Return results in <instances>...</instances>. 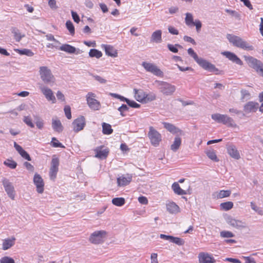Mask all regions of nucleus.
<instances>
[{
  "label": "nucleus",
  "mask_w": 263,
  "mask_h": 263,
  "mask_svg": "<svg viewBox=\"0 0 263 263\" xmlns=\"http://www.w3.org/2000/svg\"><path fill=\"white\" fill-rule=\"evenodd\" d=\"M93 77L95 78L96 80L98 81L101 84H105L106 82V80L101 77L97 75H93Z\"/></svg>",
  "instance_id": "60"
},
{
  "label": "nucleus",
  "mask_w": 263,
  "mask_h": 263,
  "mask_svg": "<svg viewBox=\"0 0 263 263\" xmlns=\"http://www.w3.org/2000/svg\"><path fill=\"white\" fill-rule=\"evenodd\" d=\"M163 124L164 125V128H166L170 132L180 136L184 135V133L182 130L176 127L173 124L166 122H164L163 123Z\"/></svg>",
  "instance_id": "20"
},
{
  "label": "nucleus",
  "mask_w": 263,
  "mask_h": 263,
  "mask_svg": "<svg viewBox=\"0 0 263 263\" xmlns=\"http://www.w3.org/2000/svg\"><path fill=\"white\" fill-rule=\"evenodd\" d=\"M34 118L37 127L40 129H42L44 124L43 120L40 117L37 116H34Z\"/></svg>",
  "instance_id": "42"
},
{
  "label": "nucleus",
  "mask_w": 263,
  "mask_h": 263,
  "mask_svg": "<svg viewBox=\"0 0 263 263\" xmlns=\"http://www.w3.org/2000/svg\"><path fill=\"white\" fill-rule=\"evenodd\" d=\"M187 53L203 69L210 72H215L216 74H220L219 69L214 64L202 58H199L192 48L188 49Z\"/></svg>",
  "instance_id": "1"
},
{
  "label": "nucleus",
  "mask_w": 263,
  "mask_h": 263,
  "mask_svg": "<svg viewBox=\"0 0 263 263\" xmlns=\"http://www.w3.org/2000/svg\"><path fill=\"white\" fill-rule=\"evenodd\" d=\"M0 263H15V262L13 258L8 256H5L1 259Z\"/></svg>",
  "instance_id": "52"
},
{
  "label": "nucleus",
  "mask_w": 263,
  "mask_h": 263,
  "mask_svg": "<svg viewBox=\"0 0 263 263\" xmlns=\"http://www.w3.org/2000/svg\"><path fill=\"white\" fill-rule=\"evenodd\" d=\"M155 83L160 91L166 96L172 95L176 90L175 86L167 82L156 80Z\"/></svg>",
  "instance_id": "5"
},
{
  "label": "nucleus",
  "mask_w": 263,
  "mask_h": 263,
  "mask_svg": "<svg viewBox=\"0 0 263 263\" xmlns=\"http://www.w3.org/2000/svg\"><path fill=\"white\" fill-rule=\"evenodd\" d=\"M226 220L228 224L237 229H244L247 227L245 222L236 219L231 216H228L226 218Z\"/></svg>",
  "instance_id": "9"
},
{
  "label": "nucleus",
  "mask_w": 263,
  "mask_h": 263,
  "mask_svg": "<svg viewBox=\"0 0 263 263\" xmlns=\"http://www.w3.org/2000/svg\"><path fill=\"white\" fill-rule=\"evenodd\" d=\"M167 48L172 52L177 53L178 51V48H177L176 44L174 45L172 44H167Z\"/></svg>",
  "instance_id": "59"
},
{
  "label": "nucleus",
  "mask_w": 263,
  "mask_h": 263,
  "mask_svg": "<svg viewBox=\"0 0 263 263\" xmlns=\"http://www.w3.org/2000/svg\"><path fill=\"white\" fill-rule=\"evenodd\" d=\"M113 132V129L109 124L106 123H102V133L105 135H110Z\"/></svg>",
  "instance_id": "36"
},
{
  "label": "nucleus",
  "mask_w": 263,
  "mask_h": 263,
  "mask_svg": "<svg viewBox=\"0 0 263 263\" xmlns=\"http://www.w3.org/2000/svg\"><path fill=\"white\" fill-rule=\"evenodd\" d=\"M138 201L142 204H147L148 203V200L146 197L144 196H140L138 198Z\"/></svg>",
  "instance_id": "64"
},
{
  "label": "nucleus",
  "mask_w": 263,
  "mask_h": 263,
  "mask_svg": "<svg viewBox=\"0 0 263 263\" xmlns=\"http://www.w3.org/2000/svg\"><path fill=\"white\" fill-rule=\"evenodd\" d=\"M40 75L42 80L47 85L52 86L55 82V78L51 70L46 66L40 67Z\"/></svg>",
  "instance_id": "3"
},
{
  "label": "nucleus",
  "mask_w": 263,
  "mask_h": 263,
  "mask_svg": "<svg viewBox=\"0 0 263 263\" xmlns=\"http://www.w3.org/2000/svg\"><path fill=\"white\" fill-rule=\"evenodd\" d=\"M89 55L92 58L95 57L99 59L102 56V53L96 49H91L89 52Z\"/></svg>",
  "instance_id": "39"
},
{
  "label": "nucleus",
  "mask_w": 263,
  "mask_h": 263,
  "mask_svg": "<svg viewBox=\"0 0 263 263\" xmlns=\"http://www.w3.org/2000/svg\"><path fill=\"white\" fill-rule=\"evenodd\" d=\"M227 152L233 158L238 160L240 159V156L236 146L234 145H228L227 147Z\"/></svg>",
  "instance_id": "21"
},
{
  "label": "nucleus",
  "mask_w": 263,
  "mask_h": 263,
  "mask_svg": "<svg viewBox=\"0 0 263 263\" xmlns=\"http://www.w3.org/2000/svg\"><path fill=\"white\" fill-rule=\"evenodd\" d=\"M142 65L147 71L155 76L162 77L163 75L162 71L154 64L143 62Z\"/></svg>",
  "instance_id": "10"
},
{
  "label": "nucleus",
  "mask_w": 263,
  "mask_h": 263,
  "mask_svg": "<svg viewBox=\"0 0 263 263\" xmlns=\"http://www.w3.org/2000/svg\"><path fill=\"white\" fill-rule=\"evenodd\" d=\"M170 241L179 246H182L184 243V241L183 239L173 236H171Z\"/></svg>",
  "instance_id": "45"
},
{
  "label": "nucleus",
  "mask_w": 263,
  "mask_h": 263,
  "mask_svg": "<svg viewBox=\"0 0 263 263\" xmlns=\"http://www.w3.org/2000/svg\"><path fill=\"white\" fill-rule=\"evenodd\" d=\"M168 30L170 33L174 35H178L179 34V31L177 29L172 26H169L168 28Z\"/></svg>",
  "instance_id": "61"
},
{
  "label": "nucleus",
  "mask_w": 263,
  "mask_h": 263,
  "mask_svg": "<svg viewBox=\"0 0 263 263\" xmlns=\"http://www.w3.org/2000/svg\"><path fill=\"white\" fill-rule=\"evenodd\" d=\"M11 31L13 34L15 40L17 42H19L25 36V34L22 35L20 30L16 27H12Z\"/></svg>",
  "instance_id": "32"
},
{
  "label": "nucleus",
  "mask_w": 263,
  "mask_h": 263,
  "mask_svg": "<svg viewBox=\"0 0 263 263\" xmlns=\"http://www.w3.org/2000/svg\"><path fill=\"white\" fill-rule=\"evenodd\" d=\"M85 119L84 116H80L72 122L73 129L75 132L82 130L85 125Z\"/></svg>",
  "instance_id": "15"
},
{
  "label": "nucleus",
  "mask_w": 263,
  "mask_h": 263,
  "mask_svg": "<svg viewBox=\"0 0 263 263\" xmlns=\"http://www.w3.org/2000/svg\"><path fill=\"white\" fill-rule=\"evenodd\" d=\"M17 51L20 54L26 55L29 57H31L33 55V53L30 49H17Z\"/></svg>",
  "instance_id": "47"
},
{
  "label": "nucleus",
  "mask_w": 263,
  "mask_h": 263,
  "mask_svg": "<svg viewBox=\"0 0 263 263\" xmlns=\"http://www.w3.org/2000/svg\"><path fill=\"white\" fill-rule=\"evenodd\" d=\"M227 38L235 47L248 50H252L253 49L252 46L250 45L239 36L228 34L227 35Z\"/></svg>",
  "instance_id": "2"
},
{
  "label": "nucleus",
  "mask_w": 263,
  "mask_h": 263,
  "mask_svg": "<svg viewBox=\"0 0 263 263\" xmlns=\"http://www.w3.org/2000/svg\"><path fill=\"white\" fill-rule=\"evenodd\" d=\"M193 25L196 26L197 31L199 32L201 29L202 24L199 20H196L195 22H194Z\"/></svg>",
  "instance_id": "62"
},
{
  "label": "nucleus",
  "mask_w": 263,
  "mask_h": 263,
  "mask_svg": "<svg viewBox=\"0 0 263 263\" xmlns=\"http://www.w3.org/2000/svg\"><path fill=\"white\" fill-rule=\"evenodd\" d=\"M102 47L104 48L105 53L107 55L114 58L117 57L118 56L117 50L115 49L113 46L110 45L103 44Z\"/></svg>",
  "instance_id": "22"
},
{
  "label": "nucleus",
  "mask_w": 263,
  "mask_h": 263,
  "mask_svg": "<svg viewBox=\"0 0 263 263\" xmlns=\"http://www.w3.org/2000/svg\"><path fill=\"white\" fill-rule=\"evenodd\" d=\"M226 11L228 13L230 14V15L236 18V19L238 20H240L241 19L240 14L238 12L235 10H232L230 9H226Z\"/></svg>",
  "instance_id": "48"
},
{
  "label": "nucleus",
  "mask_w": 263,
  "mask_h": 263,
  "mask_svg": "<svg viewBox=\"0 0 263 263\" xmlns=\"http://www.w3.org/2000/svg\"><path fill=\"white\" fill-rule=\"evenodd\" d=\"M33 182L36 187V191L39 193H42L44 191V183L41 176L36 173L33 177Z\"/></svg>",
  "instance_id": "17"
},
{
  "label": "nucleus",
  "mask_w": 263,
  "mask_h": 263,
  "mask_svg": "<svg viewBox=\"0 0 263 263\" xmlns=\"http://www.w3.org/2000/svg\"><path fill=\"white\" fill-rule=\"evenodd\" d=\"M220 235L223 238H230L234 236V234L232 232L227 231H221L220 233Z\"/></svg>",
  "instance_id": "50"
},
{
  "label": "nucleus",
  "mask_w": 263,
  "mask_h": 263,
  "mask_svg": "<svg viewBox=\"0 0 263 263\" xmlns=\"http://www.w3.org/2000/svg\"><path fill=\"white\" fill-rule=\"evenodd\" d=\"M185 22L186 25L188 26L193 25L194 22L193 21V16L192 13L187 12L185 14Z\"/></svg>",
  "instance_id": "38"
},
{
  "label": "nucleus",
  "mask_w": 263,
  "mask_h": 263,
  "mask_svg": "<svg viewBox=\"0 0 263 263\" xmlns=\"http://www.w3.org/2000/svg\"><path fill=\"white\" fill-rule=\"evenodd\" d=\"M8 196L12 199L15 197L14 188L12 183L7 178H4L2 181Z\"/></svg>",
  "instance_id": "12"
},
{
  "label": "nucleus",
  "mask_w": 263,
  "mask_h": 263,
  "mask_svg": "<svg viewBox=\"0 0 263 263\" xmlns=\"http://www.w3.org/2000/svg\"><path fill=\"white\" fill-rule=\"evenodd\" d=\"M229 112L231 113H234L237 115H241L242 117H244L245 116V114L243 113L242 111L238 110L235 108H230L229 109Z\"/></svg>",
  "instance_id": "57"
},
{
  "label": "nucleus",
  "mask_w": 263,
  "mask_h": 263,
  "mask_svg": "<svg viewBox=\"0 0 263 263\" xmlns=\"http://www.w3.org/2000/svg\"><path fill=\"white\" fill-rule=\"evenodd\" d=\"M96 154L95 157L100 159H105L108 154L109 151L108 148L102 149V147H98L96 149Z\"/></svg>",
  "instance_id": "25"
},
{
  "label": "nucleus",
  "mask_w": 263,
  "mask_h": 263,
  "mask_svg": "<svg viewBox=\"0 0 263 263\" xmlns=\"http://www.w3.org/2000/svg\"><path fill=\"white\" fill-rule=\"evenodd\" d=\"M231 191L230 190H221L219 192H216L213 194V197L216 199H221L228 197L230 196Z\"/></svg>",
  "instance_id": "26"
},
{
  "label": "nucleus",
  "mask_w": 263,
  "mask_h": 263,
  "mask_svg": "<svg viewBox=\"0 0 263 263\" xmlns=\"http://www.w3.org/2000/svg\"><path fill=\"white\" fill-rule=\"evenodd\" d=\"M96 95L95 93L89 92L86 96L87 103L89 107L92 110H99L101 108V103L95 99Z\"/></svg>",
  "instance_id": "6"
},
{
  "label": "nucleus",
  "mask_w": 263,
  "mask_h": 263,
  "mask_svg": "<svg viewBox=\"0 0 263 263\" xmlns=\"http://www.w3.org/2000/svg\"><path fill=\"white\" fill-rule=\"evenodd\" d=\"M259 108V104L257 102L250 101L243 106V111L246 114L255 112Z\"/></svg>",
  "instance_id": "18"
},
{
  "label": "nucleus",
  "mask_w": 263,
  "mask_h": 263,
  "mask_svg": "<svg viewBox=\"0 0 263 263\" xmlns=\"http://www.w3.org/2000/svg\"><path fill=\"white\" fill-rule=\"evenodd\" d=\"M52 126L53 129L58 133H61L63 130V126L59 120L52 119Z\"/></svg>",
  "instance_id": "34"
},
{
  "label": "nucleus",
  "mask_w": 263,
  "mask_h": 263,
  "mask_svg": "<svg viewBox=\"0 0 263 263\" xmlns=\"http://www.w3.org/2000/svg\"><path fill=\"white\" fill-rule=\"evenodd\" d=\"M132 180V177H122L118 178L117 182L118 185L120 186H125L127 185Z\"/></svg>",
  "instance_id": "35"
},
{
  "label": "nucleus",
  "mask_w": 263,
  "mask_h": 263,
  "mask_svg": "<svg viewBox=\"0 0 263 263\" xmlns=\"http://www.w3.org/2000/svg\"><path fill=\"white\" fill-rule=\"evenodd\" d=\"M23 121L28 126H30V127L33 128L34 127V125L32 122V120L30 117L28 116L25 117Z\"/></svg>",
  "instance_id": "53"
},
{
  "label": "nucleus",
  "mask_w": 263,
  "mask_h": 263,
  "mask_svg": "<svg viewBox=\"0 0 263 263\" xmlns=\"http://www.w3.org/2000/svg\"><path fill=\"white\" fill-rule=\"evenodd\" d=\"M64 112H65L66 117L68 119H70L71 118V109H70V107L69 106H66L65 107Z\"/></svg>",
  "instance_id": "55"
},
{
  "label": "nucleus",
  "mask_w": 263,
  "mask_h": 263,
  "mask_svg": "<svg viewBox=\"0 0 263 263\" xmlns=\"http://www.w3.org/2000/svg\"><path fill=\"white\" fill-rule=\"evenodd\" d=\"M221 53L233 63L239 65H242L243 64L242 61L235 53L230 51H224Z\"/></svg>",
  "instance_id": "19"
},
{
  "label": "nucleus",
  "mask_w": 263,
  "mask_h": 263,
  "mask_svg": "<svg viewBox=\"0 0 263 263\" xmlns=\"http://www.w3.org/2000/svg\"><path fill=\"white\" fill-rule=\"evenodd\" d=\"M179 136V135H177V136L175 138L174 141L171 146V149L173 152H176L181 145V139Z\"/></svg>",
  "instance_id": "33"
},
{
  "label": "nucleus",
  "mask_w": 263,
  "mask_h": 263,
  "mask_svg": "<svg viewBox=\"0 0 263 263\" xmlns=\"http://www.w3.org/2000/svg\"><path fill=\"white\" fill-rule=\"evenodd\" d=\"M220 208L225 211H228L231 209L233 206V203L231 201H228L221 203L220 205Z\"/></svg>",
  "instance_id": "43"
},
{
  "label": "nucleus",
  "mask_w": 263,
  "mask_h": 263,
  "mask_svg": "<svg viewBox=\"0 0 263 263\" xmlns=\"http://www.w3.org/2000/svg\"><path fill=\"white\" fill-rule=\"evenodd\" d=\"M15 240V238L14 237L5 239L3 243V249L6 250L10 248L14 245Z\"/></svg>",
  "instance_id": "31"
},
{
  "label": "nucleus",
  "mask_w": 263,
  "mask_h": 263,
  "mask_svg": "<svg viewBox=\"0 0 263 263\" xmlns=\"http://www.w3.org/2000/svg\"><path fill=\"white\" fill-rule=\"evenodd\" d=\"M106 235V232L105 231H97L90 235L89 240L92 243L99 244L103 241V239Z\"/></svg>",
  "instance_id": "8"
},
{
  "label": "nucleus",
  "mask_w": 263,
  "mask_h": 263,
  "mask_svg": "<svg viewBox=\"0 0 263 263\" xmlns=\"http://www.w3.org/2000/svg\"><path fill=\"white\" fill-rule=\"evenodd\" d=\"M51 145L53 147H61V148H64L65 146L60 143L56 138L53 137L52 138V140L51 142Z\"/></svg>",
  "instance_id": "46"
},
{
  "label": "nucleus",
  "mask_w": 263,
  "mask_h": 263,
  "mask_svg": "<svg viewBox=\"0 0 263 263\" xmlns=\"http://www.w3.org/2000/svg\"><path fill=\"white\" fill-rule=\"evenodd\" d=\"M172 188L176 194L179 195L186 194V192L180 187L178 182H174L172 185Z\"/></svg>",
  "instance_id": "30"
},
{
  "label": "nucleus",
  "mask_w": 263,
  "mask_h": 263,
  "mask_svg": "<svg viewBox=\"0 0 263 263\" xmlns=\"http://www.w3.org/2000/svg\"><path fill=\"white\" fill-rule=\"evenodd\" d=\"M166 209L172 214L177 213L179 211V207L174 202H170L166 204Z\"/></svg>",
  "instance_id": "27"
},
{
  "label": "nucleus",
  "mask_w": 263,
  "mask_h": 263,
  "mask_svg": "<svg viewBox=\"0 0 263 263\" xmlns=\"http://www.w3.org/2000/svg\"><path fill=\"white\" fill-rule=\"evenodd\" d=\"M207 156L212 160L218 162L219 159L217 158L216 153L214 150H209L206 152Z\"/></svg>",
  "instance_id": "41"
},
{
  "label": "nucleus",
  "mask_w": 263,
  "mask_h": 263,
  "mask_svg": "<svg viewBox=\"0 0 263 263\" xmlns=\"http://www.w3.org/2000/svg\"><path fill=\"white\" fill-rule=\"evenodd\" d=\"M245 61L248 63V65L252 68L254 69L255 71L257 69L260 65H262L263 63L260 60H257V59L251 57V56H246L245 55L243 57Z\"/></svg>",
  "instance_id": "14"
},
{
  "label": "nucleus",
  "mask_w": 263,
  "mask_h": 263,
  "mask_svg": "<svg viewBox=\"0 0 263 263\" xmlns=\"http://www.w3.org/2000/svg\"><path fill=\"white\" fill-rule=\"evenodd\" d=\"M151 41L156 43H160L162 42L161 30H157L154 31L151 35Z\"/></svg>",
  "instance_id": "24"
},
{
  "label": "nucleus",
  "mask_w": 263,
  "mask_h": 263,
  "mask_svg": "<svg viewBox=\"0 0 263 263\" xmlns=\"http://www.w3.org/2000/svg\"><path fill=\"white\" fill-rule=\"evenodd\" d=\"M128 106L133 108H139L140 106V105L136 103L134 101H131L130 100H128V103H127Z\"/></svg>",
  "instance_id": "58"
},
{
  "label": "nucleus",
  "mask_w": 263,
  "mask_h": 263,
  "mask_svg": "<svg viewBox=\"0 0 263 263\" xmlns=\"http://www.w3.org/2000/svg\"><path fill=\"white\" fill-rule=\"evenodd\" d=\"M71 13L73 21L77 23H79L80 19L77 13L73 10H71Z\"/></svg>",
  "instance_id": "56"
},
{
  "label": "nucleus",
  "mask_w": 263,
  "mask_h": 263,
  "mask_svg": "<svg viewBox=\"0 0 263 263\" xmlns=\"http://www.w3.org/2000/svg\"><path fill=\"white\" fill-rule=\"evenodd\" d=\"M240 93L241 95L240 100L242 101H243L245 100H247L250 99L251 94L247 90L242 89L240 90Z\"/></svg>",
  "instance_id": "44"
},
{
  "label": "nucleus",
  "mask_w": 263,
  "mask_h": 263,
  "mask_svg": "<svg viewBox=\"0 0 263 263\" xmlns=\"http://www.w3.org/2000/svg\"><path fill=\"white\" fill-rule=\"evenodd\" d=\"M66 26L67 29L69 30L70 34L73 35L74 34V27L72 23L70 21H68L66 23Z\"/></svg>",
  "instance_id": "49"
},
{
  "label": "nucleus",
  "mask_w": 263,
  "mask_h": 263,
  "mask_svg": "<svg viewBox=\"0 0 263 263\" xmlns=\"http://www.w3.org/2000/svg\"><path fill=\"white\" fill-rule=\"evenodd\" d=\"M135 98L139 102H143L145 99V92L142 89H134Z\"/></svg>",
  "instance_id": "28"
},
{
  "label": "nucleus",
  "mask_w": 263,
  "mask_h": 263,
  "mask_svg": "<svg viewBox=\"0 0 263 263\" xmlns=\"http://www.w3.org/2000/svg\"><path fill=\"white\" fill-rule=\"evenodd\" d=\"M49 6L52 9H57L58 7L57 5V2L55 0H47Z\"/></svg>",
  "instance_id": "54"
},
{
  "label": "nucleus",
  "mask_w": 263,
  "mask_h": 263,
  "mask_svg": "<svg viewBox=\"0 0 263 263\" xmlns=\"http://www.w3.org/2000/svg\"><path fill=\"white\" fill-rule=\"evenodd\" d=\"M125 201L124 198L116 197L112 199V203L118 206H121L125 204Z\"/></svg>",
  "instance_id": "37"
},
{
  "label": "nucleus",
  "mask_w": 263,
  "mask_h": 263,
  "mask_svg": "<svg viewBox=\"0 0 263 263\" xmlns=\"http://www.w3.org/2000/svg\"><path fill=\"white\" fill-rule=\"evenodd\" d=\"M145 97L144 100V102L152 101L155 100L156 98V95L153 93H150L149 94L145 93Z\"/></svg>",
  "instance_id": "51"
},
{
  "label": "nucleus",
  "mask_w": 263,
  "mask_h": 263,
  "mask_svg": "<svg viewBox=\"0 0 263 263\" xmlns=\"http://www.w3.org/2000/svg\"><path fill=\"white\" fill-rule=\"evenodd\" d=\"M241 2H242L245 6L248 7L250 10H252L253 9L252 5H251L249 0H240Z\"/></svg>",
  "instance_id": "63"
},
{
  "label": "nucleus",
  "mask_w": 263,
  "mask_h": 263,
  "mask_svg": "<svg viewBox=\"0 0 263 263\" xmlns=\"http://www.w3.org/2000/svg\"><path fill=\"white\" fill-rule=\"evenodd\" d=\"M149 129L148 137L151 142L153 145L157 146L161 141V134L152 126H150Z\"/></svg>",
  "instance_id": "7"
},
{
  "label": "nucleus",
  "mask_w": 263,
  "mask_h": 263,
  "mask_svg": "<svg viewBox=\"0 0 263 263\" xmlns=\"http://www.w3.org/2000/svg\"><path fill=\"white\" fill-rule=\"evenodd\" d=\"M59 159L54 156L51 162V166L49 171V176L51 180H54L57 177V173L59 171Z\"/></svg>",
  "instance_id": "11"
},
{
  "label": "nucleus",
  "mask_w": 263,
  "mask_h": 263,
  "mask_svg": "<svg viewBox=\"0 0 263 263\" xmlns=\"http://www.w3.org/2000/svg\"><path fill=\"white\" fill-rule=\"evenodd\" d=\"M199 263H215L216 260L213 256L205 252H201L198 254Z\"/></svg>",
  "instance_id": "16"
},
{
  "label": "nucleus",
  "mask_w": 263,
  "mask_h": 263,
  "mask_svg": "<svg viewBox=\"0 0 263 263\" xmlns=\"http://www.w3.org/2000/svg\"><path fill=\"white\" fill-rule=\"evenodd\" d=\"M4 164L11 169H14L17 166V163L11 159H8L4 162Z\"/></svg>",
  "instance_id": "40"
},
{
  "label": "nucleus",
  "mask_w": 263,
  "mask_h": 263,
  "mask_svg": "<svg viewBox=\"0 0 263 263\" xmlns=\"http://www.w3.org/2000/svg\"><path fill=\"white\" fill-rule=\"evenodd\" d=\"M211 118L217 122L222 123L229 127H235L237 126L234 120L226 115L214 114L212 115Z\"/></svg>",
  "instance_id": "4"
},
{
  "label": "nucleus",
  "mask_w": 263,
  "mask_h": 263,
  "mask_svg": "<svg viewBox=\"0 0 263 263\" xmlns=\"http://www.w3.org/2000/svg\"><path fill=\"white\" fill-rule=\"evenodd\" d=\"M39 87L43 94L45 96L48 101H51L52 103L55 101V98L53 95V92L51 89L44 85L43 84L39 83Z\"/></svg>",
  "instance_id": "13"
},
{
  "label": "nucleus",
  "mask_w": 263,
  "mask_h": 263,
  "mask_svg": "<svg viewBox=\"0 0 263 263\" xmlns=\"http://www.w3.org/2000/svg\"><path fill=\"white\" fill-rule=\"evenodd\" d=\"M14 147L23 158L27 160L28 161L31 160V157H30L28 153L15 142L14 143Z\"/></svg>",
  "instance_id": "23"
},
{
  "label": "nucleus",
  "mask_w": 263,
  "mask_h": 263,
  "mask_svg": "<svg viewBox=\"0 0 263 263\" xmlns=\"http://www.w3.org/2000/svg\"><path fill=\"white\" fill-rule=\"evenodd\" d=\"M59 49L70 54L74 53L76 51L74 47L67 44L62 45Z\"/></svg>",
  "instance_id": "29"
}]
</instances>
